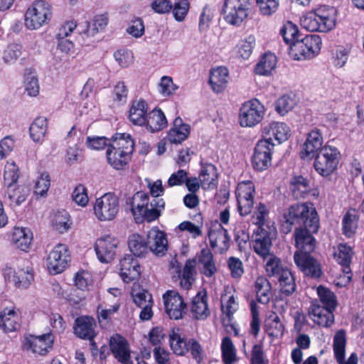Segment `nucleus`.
I'll return each instance as SVG.
<instances>
[{
    "label": "nucleus",
    "mask_w": 364,
    "mask_h": 364,
    "mask_svg": "<svg viewBox=\"0 0 364 364\" xmlns=\"http://www.w3.org/2000/svg\"><path fill=\"white\" fill-rule=\"evenodd\" d=\"M282 230L285 233L291 231L293 225H304V228H296L294 233L296 247L301 252H296L294 259L296 264L307 276L318 278L317 260L307 254L313 252L316 240L312 236L318 230L317 212L311 203L296 204L289 207L284 214Z\"/></svg>",
    "instance_id": "1"
},
{
    "label": "nucleus",
    "mask_w": 364,
    "mask_h": 364,
    "mask_svg": "<svg viewBox=\"0 0 364 364\" xmlns=\"http://www.w3.org/2000/svg\"><path fill=\"white\" fill-rule=\"evenodd\" d=\"M50 17L49 4L45 1H36L25 14V25L30 30H36L46 24Z\"/></svg>",
    "instance_id": "2"
},
{
    "label": "nucleus",
    "mask_w": 364,
    "mask_h": 364,
    "mask_svg": "<svg viewBox=\"0 0 364 364\" xmlns=\"http://www.w3.org/2000/svg\"><path fill=\"white\" fill-rule=\"evenodd\" d=\"M93 210L95 215L99 220H112L117 216L119 212V199L114 193H105L95 200Z\"/></svg>",
    "instance_id": "3"
},
{
    "label": "nucleus",
    "mask_w": 364,
    "mask_h": 364,
    "mask_svg": "<svg viewBox=\"0 0 364 364\" xmlns=\"http://www.w3.org/2000/svg\"><path fill=\"white\" fill-rule=\"evenodd\" d=\"M318 48V36L308 35L301 41H296L289 45V55L295 60L311 59L315 56Z\"/></svg>",
    "instance_id": "4"
},
{
    "label": "nucleus",
    "mask_w": 364,
    "mask_h": 364,
    "mask_svg": "<svg viewBox=\"0 0 364 364\" xmlns=\"http://www.w3.org/2000/svg\"><path fill=\"white\" fill-rule=\"evenodd\" d=\"M249 0H225L223 14L225 21L231 25L239 26L248 16Z\"/></svg>",
    "instance_id": "5"
},
{
    "label": "nucleus",
    "mask_w": 364,
    "mask_h": 364,
    "mask_svg": "<svg viewBox=\"0 0 364 364\" xmlns=\"http://www.w3.org/2000/svg\"><path fill=\"white\" fill-rule=\"evenodd\" d=\"M264 112L263 105L258 100L245 102L240 109V124L243 127H255L262 120Z\"/></svg>",
    "instance_id": "6"
},
{
    "label": "nucleus",
    "mask_w": 364,
    "mask_h": 364,
    "mask_svg": "<svg viewBox=\"0 0 364 364\" xmlns=\"http://www.w3.org/2000/svg\"><path fill=\"white\" fill-rule=\"evenodd\" d=\"M4 277L6 280L12 282L15 287L26 289L33 281V269L29 262L23 261L16 269H6Z\"/></svg>",
    "instance_id": "7"
},
{
    "label": "nucleus",
    "mask_w": 364,
    "mask_h": 364,
    "mask_svg": "<svg viewBox=\"0 0 364 364\" xmlns=\"http://www.w3.org/2000/svg\"><path fill=\"white\" fill-rule=\"evenodd\" d=\"M320 326L328 327L334 322L333 311L337 306V298L333 291L320 285Z\"/></svg>",
    "instance_id": "8"
},
{
    "label": "nucleus",
    "mask_w": 364,
    "mask_h": 364,
    "mask_svg": "<svg viewBox=\"0 0 364 364\" xmlns=\"http://www.w3.org/2000/svg\"><path fill=\"white\" fill-rule=\"evenodd\" d=\"M255 193V188L252 181H245L237 184L235 194L238 211L241 215H247L251 213Z\"/></svg>",
    "instance_id": "9"
},
{
    "label": "nucleus",
    "mask_w": 364,
    "mask_h": 364,
    "mask_svg": "<svg viewBox=\"0 0 364 364\" xmlns=\"http://www.w3.org/2000/svg\"><path fill=\"white\" fill-rule=\"evenodd\" d=\"M54 336L47 333L39 336L29 335L24 339L23 348L38 355H46L53 346Z\"/></svg>",
    "instance_id": "10"
},
{
    "label": "nucleus",
    "mask_w": 364,
    "mask_h": 364,
    "mask_svg": "<svg viewBox=\"0 0 364 364\" xmlns=\"http://www.w3.org/2000/svg\"><path fill=\"white\" fill-rule=\"evenodd\" d=\"M274 147V144L267 140L262 139L257 142L252 159V166L255 170L263 171L269 167Z\"/></svg>",
    "instance_id": "11"
},
{
    "label": "nucleus",
    "mask_w": 364,
    "mask_h": 364,
    "mask_svg": "<svg viewBox=\"0 0 364 364\" xmlns=\"http://www.w3.org/2000/svg\"><path fill=\"white\" fill-rule=\"evenodd\" d=\"M69 259L68 250L65 245L59 244L49 253L47 267L51 274L63 272Z\"/></svg>",
    "instance_id": "12"
},
{
    "label": "nucleus",
    "mask_w": 364,
    "mask_h": 364,
    "mask_svg": "<svg viewBox=\"0 0 364 364\" xmlns=\"http://www.w3.org/2000/svg\"><path fill=\"white\" fill-rule=\"evenodd\" d=\"M166 314L171 318L180 319L186 307L181 296L174 290L167 291L163 296Z\"/></svg>",
    "instance_id": "13"
},
{
    "label": "nucleus",
    "mask_w": 364,
    "mask_h": 364,
    "mask_svg": "<svg viewBox=\"0 0 364 364\" xmlns=\"http://www.w3.org/2000/svg\"><path fill=\"white\" fill-rule=\"evenodd\" d=\"M118 241L112 236L107 235L99 238L95 242V252L101 262H111L115 255Z\"/></svg>",
    "instance_id": "14"
},
{
    "label": "nucleus",
    "mask_w": 364,
    "mask_h": 364,
    "mask_svg": "<svg viewBox=\"0 0 364 364\" xmlns=\"http://www.w3.org/2000/svg\"><path fill=\"white\" fill-rule=\"evenodd\" d=\"M346 346V331H338L333 337V350L334 357L338 364H357L358 357L355 353H351L347 360H345Z\"/></svg>",
    "instance_id": "15"
},
{
    "label": "nucleus",
    "mask_w": 364,
    "mask_h": 364,
    "mask_svg": "<svg viewBox=\"0 0 364 364\" xmlns=\"http://www.w3.org/2000/svg\"><path fill=\"white\" fill-rule=\"evenodd\" d=\"M146 243L148 250L156 255H164L168 249L166 235L157 227H154L147 232Z\"/></svg>",
    "instance_id": "16"
},
{
    "label": "nucleus",
    "mask_w": 364,
    "mask_h": 364,
    "mask_svg": "<svg viewBox=\"0 0 364 364\" xmlns=\"http://www.w3.org/2000/svg\"><path fill=\"white\" fill-rule=\"evenodd\" d=\"M320 154L323 156V161L320 162L322 166L320 168V175L328 176L336 169L339 161L340 152L335 147L325 146L320 149Z\"/></svg>",
    "instance_id": "17"
},
{
    "label": "nucleus",
    "mask_w": 364,
    "mask_h": 364,
    "mask_svg": "<svg viewBox=\"0 0 364 364\" xmlns=\"http://www.w3.org/2000/svg\"><path fill=\"white\" fill-rule=\"evenodd\" d=\"M302 159L309 161L314 160V166L318 171L317 159L318 158V131L314 130L308 134L301 151Z\"/></svg>",
    "instance_id": "18"
},
{
    "label": "nucleus",
    "mask_w": 364,
    "mask_h": 364,
    "mask_svg": "<svg viewBox=\"0 0 364 364\" xmlns=\"http://www.w3.org/2000/svg\"><path fill=\"white\" fill-rule=\"evenodd\" d=\"M263 134L264 139L269 142H273V139L281 144L287 140L290 136V129L282 122H272L263 128Z\"/></svg>",
    "instance_id": "19"
},
{
    "label": "nucleus",
    "mask_w": 364,
    "mask_h": 364,
    "mask_svg": "<svg viewBox=\"0 0 364 364\" xmlns=\"http://www.w3.org/2000/svg\"><path fill=\"white\" fill-rule=\"evenodd\" d=\"M120 276L124 282L129 283L140 275V265L132 255H126L120 260Z\"/></svg>",
    "instance_id": "20"
},
{
    "label": "nucleus",
    "mask_w": 364,
    "mask_h": 364,
    "mask_svg": "<svg viewBox=\"0 0 364 364\" xmlns=\"http://www.w3.org/2000/svg\"><path fill=\"white\" fill-rule=\"evenodd\" d=\"M239 304L233 295H228L225 294L221 296V309L223 316L224 325L230 326L235 335L238 334V330L232 323L233 319V314L237 311Z\"/></svg>",
    "instance_id": "21"
},
{
    "label": "nucleus",
    "mask_w": 364,
    "mask_h": 364,
    "mask_svg": "<svg viewBox=\"0 0 364 364\" xmlns=\"http://www.w3.org/2000/svg\"><path fill=\"white\" fill-rule=\"evenodd\" d=\"M109 346L114 357L123 364H129L130 352L127 341L120 335L116 334L111 337Z\"/></svg>",
    "instance_id": "22"
},
{
    "label": "nucleus",
    "mask_w": 364,
    "mask_h": 364,
    "mask_svg": "<svg viewBox=\"0 0 364 364\" xmlns=\"http://www.w3.org/2000/svg\"><path fill=\"white\" fill-rule=\"evenodd\" d=\"M95 326L96 323L93 318L81 316L75 320L74 332L79 338L91 340L95 336Z\"/></svg>",
    "instance_id": "23"
},
{
    "label": "nucleus",
    "mask_w": 364,
    "mask_h": 364,
    "mask_svg": "<svg viewBox=\"0 0 364 364\" xmlns=\"http://www.w3.org/2000/svg\"><path fill=\"white\" fill-rule=\"evenodd\" d=\"M191 314L198 320H205L210 315L207 294L205 291H199L193 299Z\"/></svg>",
    "instance_id": "24"
},
{
    "label": "nucleus",
    "mask_w": 364,
    "mask_h": 364,
    "mask_svg": "<svg viewBox=\"0 0 364 364\" xmlns=\"http://www.w3.org/2000/svg\"><path fill=\"white\" fill-rule=\"evenodd\" d=\"M190 134V126L183 122L180 117L174 119L172 128L167 134V139L171 144H181Z\"/></svg>",
    "instance_id": "25"
},
{
    "label": "nucleus",
    "mask_w": 364,
    "mask_h": 364,
    "mask_svg": "<svg viewBox=\"0 0 364 364\" xmlns=\"http://www.w3.org/2000/svg\"><path fill=\"white\" fill-rule=\"evenodd\" d=\"M30 193L25 186H12L6 188L5 200L11 207L18 206L25 202Z\"/></svg>",
    "instance_id": "26"
},
{
    "label": "nucleus",
    "mask_w": 364,
    "mask_h": 364,
    "mask_svg": "<svg viewBox=\"0 0 364 364\" xmlns=\"http://www.w3.org/2000/svg\"><path fill=\"white\" fill-rule=\"evenodd\" d=\"M0 328L6 333L20 328L19 316L14 309L6 308L0 314Z\"/></svg>",
    "instance_id": "27"
},
{
    "label": "nucleus",
    "mask_w": 364,
    "mask_h": 364,
    "mask_svg": "<svg viewBox=\"0 0 364 364\" xmlns=\"http://www.w3.org/2000/svg\"><path fill=\"white\" fill-rule=\"evenodd\" d=\"M229 72L227 68L220 66L212 70L210 75L209 82L213 90L221 92L227 87Z\"/></svg>",
    "instance_id": "28"
},
{
    "label": "nucleus",
    "mask_w": 364,
    "mask_h": 364,
    "mask_svg": "<svg viewBox=\"0 0 364 364\" xmlns=\"http://www.w3.org/2000/svg\"><path fill=\"white\" fill-rule=\"evenodd\" d=\"M109 164L116 170L123 169L129 162L132 154L122 150H117L109 146L106 151Z\"/></svg>",
    "instance_id": "29"
},
{
    "label": "nucleus",
    "mask_w": 364,
    "mask_h": 364,
    "mask_svg": "<svg viewBox=\"0 0 364 364\" xmlns=\"http://www.w3.org/2000/svg\"><path fill=\"white\" fill-rule=\"evenodd\" d=\"M337 10L333 6H320V32H328L336 25Z\"/></svg>",
    "instance_id": "30"
},
{
    "label": "nucleus",
    "mask_w": 364,
    "mask_h": 364,
    "mask_svg": "<svg viewBox=\"0 0 364 364\" xmlns=\"http://www.w3.org/2000/svg\"><path fill=\"white\" fill-rule=\"evenodd\" d=\"M150 197L148 193L143 191L136 192L130 198V205L132 212L135 220L141 221V216L144 212L146 207L150 201Z\"/></svg>",
    "instance_id": "31"
},
{
    "label": "nucleus",
    "mask_w": 364,
    "mask_h": 364,
    "mask_svg": "<svg viewBox=\"0 0 364 364\" xmlns=\"http://www.w3.org/2000/svg\"><path fill=\"white\" fill-rule=\"evenodd\" d=\"M208 237L213 247H219L223 248L227 245L229 241L228 231L218 223L210 227Z\"/></svg>",
    "instance_id": "32"
},
{
    "label": "nucleus",
    "mask_w": 364,
    "mask_h": 364,
    "mask_svg": "<svg viewBox=\"0 0 364 364\" xmlns=\"http://www.w3.org/2000/svg\"><path fill=\"white\" fill-rule=\"evenodd\" d=\"M144 125L150 132H156L166 127L167 120L161 109H154L147 114Z\"/></svg>",
    "instance_id": "33"
},
{
    "label": "nucleus",
    "mask_w": 364,
    "mask_h": 364,
    "mask_svg": "<svg viewBox=\"0 0 364 364\" xmlns=\"http://www.w3.org/2000/svg\"><path fill=\"white\" fill-rule=\"evenodd\" d=\"M33 239L31 231L25 228H14L12 232V242L22 251H27Z\"/></svg>",
    "instance_id": "34"
},
{
    "label": "nucleus",
    "mask_w": 364,
    "mask_h": 364,
    "mask_svg": "<svg viewBox=\"0 0 364 364\" xmlns=\"http://www.w3.org/2000/svg\"><path fill=\"white\" fill-rule=\"evenodd\" d=\"M198 259L199 269L205 276L210 277L216 272L217 268L213 254L209 249H203L198 255Z\"/></svg>",
    "instance_id": "35"
},
{
    "label": "nucleus",
    "mask_w": 364,
    "mask_h": 364,
    "mask_svg": "<svg viewBox=\"0 0 364 364\" xmlns=\"http://www.w3.org/2000/svg\"><path fill=\"white\" fill-rule=\"evenodd\" d=\"M290 190L296 199L304 198L311 191L309 181L302 176H294L289 183Z\"/></svg>",
    "instance_id": "36"
},
{
    "label": "nucleus",
    "mask_w": 364,
    "mask_h": 364,
    "mask_svg": "<svg viewBox=\"0 0 364 364\" xmlns=\"http://www.w3.org/2000/svg\"><path fill=\"white\" fill-rule=\"evenodd\" d=\"M147 105L143 100H135L129 109V118L135 125L145 124L147 115Z\"/></svg>",
    "instance_id": "37"
},
{
    "label": "nucleus",
    "mask_w": 364,
    "mask_h": 364,
    "mask_svg": "<svg viewBox=\"0 0 364 364\" xmlns=\"http://www.w3.org/2000/svg\"><path fill=\"white\" fill-rule=\"evenodd\" d=\"M217 170L214 165L209 164L202 166L199 180L204 189L215 188L217 186Z\"/></svg>",
    "instance_id": "38"
},
{
    "label": "nucleus",
    "mask_w": 364,
    "mask_h": 364,
    "mask_svg": "<svg viewBox=\"0 0 364 364\" xmlns=\"http://www.w3.org/2000/svg\"><path fill=\"white\" fill-rule=\"evenodd\" d=\"M109 146L114 149L122 150L125 153L132 154L134 142L132 136L127 133H117L112 136Z\"/></svg>",
    "instance_id": "39"
},
{
    "label": "nucleus",
    "mask_w": 364,
    "mask_h": 364,
    "mask_svg": "<svg viewBox=\"0 0 364 364\" xmlns=\"http://www.w3.org/2000/svg\"><path fill=\"white\" fill-rule=\"evenodd\" d=\"M256 45V38L253 35H249L241 39L235 48L236 56L242 60L248 59L252 53Z\"/></svg>",
    "instance_id": "40"
},
{
    "label": "nucleus",
    "mask_w": 364,
    "mask_h": 364,
    "mask_svg": "<svg viewBox=\"0 0 364 364\" xmlns=\"http://www.w3.org/2000/svg\"><path fill=\"white\" fill-rule=\"evenodd\" d=\"M165 202L162 198H151L141 216V221L151 222L156 220L164 209Z\"/></svg>",
    "instance_id": "41"
},
{
    "label": "nucleus",
    "mask_w": 364,
    "mask_h": 364,
    "mask_svg": "<svg viewBox=\"0 0 364 364\" xmlns=\"http://www.w3.org/2000/svg\"><path fill=\"white\" fill-rule=\"evenodd\" d=\"M277 57L272 53H265L256 65L255 72L259 75H269L275 69Z\"/></svg>",
    "instance_id": "42"
},
{
    "label": "nucleus",
    "mask_w": 364,
    "mask_h": 364,
    "mask_svg": "<svg viewBox=\"0 0 364 364\" xmlns=\"http://www.w3.org/2000/svg\"><path fill=\"white\" fill-rule=\"evenodd\" d=\"M272 247V240L269 235H258L253 241V249L255 252L262 258L266 259L272 254L270 252Z\"/></svg>",
    "instance_id": "43"
},
{
    "label": "nucleus",
    "mask_w": 364,
    "mask_h": 364,
    "mask_svg": "<svg viewBox=\"0 0 364 364\" xmlns=\"http://www.w3.org/2000/svg\"><path fill=\"white\" fill-rule=\"evenodd\" d=\"M48 129V122L46 117H39L31 124L30 136L35 142H43Z\"/></svg>",
    "instance_id": "44"
},
{
    "label": "nucleus",
    "mask_w": 364,
    "mask_h": 364,
    "mask_svg": "<svg viewBox=\"0 0 364 364\" xmlns=\"http://www.w3.org/2000/svg\"><path fill=\"white\" fill-rule=\"evenodd\" d=\"M169 343L173 352L183 355L188 350V343L181 336L179 328H173L169 333Z\"/></svg>",
    "instance_id": "45"
},
{
    "label": "nucleus",
    "mask_w": 364,
    "mask_h": 364,
    "mask_svg": "<svg viewBox=\"0 0 364 364\" xmlns=\"http://www.w3.org/2000/svg\"><path fill=\"white\" fill-rule=\"evenodd\" d=\"M354 252L352 248L346 244L340 243L333 256L336 261L341 266V268L346 269L350 267Z\"/></svg>",
    "instance_id": "46"
},
{
    "label": "nucleus",
    "mask_w": 364,
    "mask_h": 364,
    "mask_svg": "<svg viewBox=\"0 0 364 364\" xmlns=\"http://www.w3.org/2000/svg\"><path fill=\"white\" fill-rule=\"evenodd\" d=\"M128 246L132 255L141 257L148 252L146 241L139 234L129 236Z\"/></svg>",
    "instance_id": "47"
},
{
    "label": "nucleus",
    "mask_w": 364,
    "mask_h": 364,
    "mask_svg": "<svg viewBox=\"0 0 364 364\" xmlns=\"http://www.w3.org/2000/svg\"><path fill=\"white\" fill-rule=\"evenodd\" d=\"M255 289L257 297L260 303L266 304L269 300L271 285L264 277H258L255 282Z\"/></svg>",
    "instance_id": "48"
},
{
    "label": "nucleus",
    "mask_w": 364,
    "mask_h": 364,
    "mask_svg": "<svg viewBox=\"0 0 364 364\" xmlns=\"http://www.w3.org/2000/svg\"><path fill=\"white\" fill-rule=\"evenodd\" d=\"M70 215L66 210H58L54 213L52 225L56 231L63 233L70 228Z\"/></svg>",
    "instance_id": "49"
},
{
    "label": "nucleus",
    "mask_w": 364,
    "mask_h": 364,
    "mask_svg": "<svg viewBox=\"0 0 364 364\" xmlns=\"http://www.w3.org/2000/svg\"><path fill=\"white\" fill-rule=\"evenodd\" d=\"M196 265V261L195 259L187 260L185 264L180 282L181 286L185 289H188L194 281Z\"/></svg>",
    "instance_id": "50"
},
{
    "label": "nucleus",
    "mask_w": 364,
    "mask_h": 364,
    "mask_svg": "<svg viewBox=\"0 0 364 364\" xmlns=\"http://www.w3.org/2000/svg\"><path fill=\"white\" fill-rule=\"evenodd\" d=\"M221 350L225 364H232L237 360L236 349L229 337H225L223 339Z\"/></svg>",
    "instance_id": "51"
},
{
    "label": "nucleus",
    "mask_w": 364,
    "mask_h": 364,
    "mask_svg": "<svg viewBox=\"0 0 364 364\" xmlns=\"http://www.w3.org/2000/svg\"><path fill=\"white\" fill-rule=\"evenodd\" d=\"M284 329V326L277 315L274 314L269 316L266 323V330L269 336L274 338L282 337Z\"/></svg>",
    "instance_id": "52"
},
{
    "label": "nucleus",
    "mask_w": 364,
    "mask_h": 364,
    "mask_svg": "<svg viewBox=\"0 0 364 364\" xmlns=\"http://www.w3.org/2000/svg\"><path fill=\"white\" fill-rule=\"evenodd\" d=\"M267 259L265 269L267 274L270 277H277L278 278L284 270L288 269L283 267L281 259L274 255L268 257Z\"/></svg>",
    "instance_id": "53"
},
{
    "label": "nucleus",
    "mask_w": 364,
    "mask_h": 364,
    "mask_svg": "<svg viewBox=\"0 0 364 364\" xmlns=\"http://www.w3.org/2000/svg\"><path fill=\"white\" fill-rule=\"evenodd\" d=\"M278 282L282 293L289 295L296 289V284L291 272L287 269L284 270L278 278Z\"/></svg>",
    "instance_id": "54"
},
{
    "label": "nucleus",
    "mask_w": 364,
    "mask_h": 364,
    "mask_svg": "<svg viewBox=\"0 0 364 364\" xmlns=\"http://www.w3.org/2000/svg\"><path fill=\"white\" fill-rule=\"evenodd\" d=\"M318 15L316 9L307 12L301 18V27L310 32H317L318 31Z\"/></svg>",
    "instance_id": "55"
},
{
    "label": "nucleus",
    "mask_w": 364,
    "mask_h": 364,
    "mask_svg": "<svg viewBox=\"0 0 364 364\" xmlns=\"http://www.w3.org/2000/svg\"><path fill=\"white\" fill-rule=\"evenodd\" d=\"M296 104V101L294 97L285 95L275 102V110L278 114L284 116L291 110Z\"/></svg>",
    "instance_id": "56"
},
{
    "label": "nucleus",
    "mask_w": 364,
    "mask_h": 364,
    "mask_svg": "<svg viewBox=\"0 0 364 364\" xmlns=\"http://www.w3.org/2000/svg\"><path fill=\"white\" fill-rule=\"evenodd\" d=\"M358 226V218L355 213L348 212L343 219V233L347 237H351Z\"/></svg>",
    "instance_id": "57"
},
{
    "label": "nucleus",
    "mask_w": 364,
    "mask_h": 364,
    "mask_svg": "<svg viewBox=\"0 0 364 364\" xmlns=\"http://www.w3.org/2000/svg\"><path fill=\"white\" fill-rule=\"evenodd\" d=\"M18 168L14 162H7L4 168V182L6 188L15 186L18 178Z\"/></svg>",
    "instance_id": "58"
},
{
    "label": "nucleus",
    "mask_w": 364,
    "mask_h": 364,
    "mask_svg": "<svg viewBox=\"0 0 364 364\" xmlns=\"http://www.w3.org/2000/svg\"><path fill=\"white\" fill-rule=\"evenodd\" d=\"M133 302L139 308L145 305H152L153 299L151 294L145 289H133L132 291Z\"/></svg>",
    "instance_id": "59"
},
{
    "label": "nucleus",
    "mask_w": 364,
    "mask_h": 364,
    "mask_svg": "<svg viewBox=\"0 0 364 364\" xmlns=\"http://www.w3.org/2000/svg\"><path fill=\"white\" fill-rule=\"evenodd\" d=\"M109 23V16L107 14L96 15L92 23L88 26L87 31L94 35L105 29Z\"/></svg>",
    "instance_id": "60"
},
{
    "label": "nucleus",
    "mask_w": 364,
    "mask_h": 364,
    "mask_svg": "<svg viewBox=\"0 0 364 364\" xmlns=\"http://www.w3.org/2000/svg\"><path fill=\"white\" fill-rule=\"evenodd\" d=\"M284 41L287 44H291L297 40L299 29L298 27L291 21L287 22L280 31Z\"/></svg>",
    "instance_id": "61"
},
{
    "label": "nucleus",
    "mask_w": 364,
    "mask_h": 364,
    "mask_svg": "<svg viewBox=\"0 0 364 364\" xmlns=\"http://www.w3.org/2000/svg\"><path fill=\"white\" fill-rule=\"evenodd\" d=\"M21 45L11 43L3 52V60L6 63H13L21 56Z\"/></svg>",
    "instance_id": "62"
},
{
    "label": "nucleus",
    "mask_w": 364,
    "mask_h": 364,
    "mask_svg": "<svg viewBox=\"0 0 364 364\" xmlns=\"http://www.w3.org/2000/svg\"><path fill=\"white\" fill-rule=\"evenodd\" d=\"M74 280L75 286L81 290L89 289L90 286L92 284V276L86 271L77 272Z\"/></svg>",
    "instance_id": "63"
},
{
    "label": "nucleus",
    "mask_w": 364,
    "mask_h": 364,
    "mask_svg": "<svg viewBox=\"0 0 364 364\" xmlns=\"http://www.w3.org/2000/svg\"><path fill=\"white\" fill-rule=\"evenodd\" d=\"M114 56L119 65L123 68L129 66L134 61V55L132 52L129 50H118L114 53Z\"/></svg>",
    "instance_id": "64"
}]
</instances>
